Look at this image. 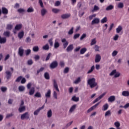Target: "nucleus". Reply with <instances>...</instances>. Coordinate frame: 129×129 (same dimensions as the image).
Returning <instances> with one entry per match:
<instances>
[{
  "label": "nucleus",
  "mask_w": 129,
  "mask_h": 129,
  "mask_svg": "<svg viewBox=\"0 0 129 129\" xmlns=\"http://www.w3.org/2000/svg\"><path fill=\"white\" fill-rule=\"evenodd\" d=\"M87 83L91 88H94V87L97 86V83H96L95 78H94L89 79Z\"/></svg>",
  "instance_id": "1"
},
{
  "label": "nucleus",
  "mask_w": 129,
  "mask_h": 129,
  "mask_svg": "<svg viewBox=\"0 0 129 129\" xmlns=\"http://www.w3.org/2000/svg\"><path fill=\"white\" fill-rule=\"evenodd\" d=\"M29 118H30V114H29V112H26L21 115V119L22 120H24V119H29Z\"/></svg>",
  "instance_id": "2"
},
{
  "label": "nucleus",
  "mask_w": 129,
  "mask_h": 129,
  "mask_svg": "<svg viewBox=\"0 0 129 129\" xmlns=\"http://www.w3.org/2000/svg\"><path fill=\"white\" fill-rule=\"evenodd\" d=\"M53 88H54L57 92H60V90L58 87V84L57 83V81H56V80H53Z\"/></svg>",
  "instance_id": "3"
},
{
  "label": "nucleus",
  "mask_w": 129,
  "mask_h": 129,
  "mask_svg": "<svg viewBox=\"0 0 129 129\" xmlns=\"http://www.w3.org/2000/svg\"><path fill=\"white\" fill-rule=\"evenodd\" d=\"M44 107H45V105H43L41 107H39L36 109L33 113L34 115H38L40 111H41L42 109H44Z\"/></svg>",
  "instance_id": "4"
},
{
  "label": "nucleus",
  "mask_w": 129,
  "mask_h": 129,
  "mask_svg": "<svg viewBox=\"0 0 129 129\" xmlns=\"http://www.w3.org/2000/svg\"><path fill=\"white\" fill-rule=\"evenodd\" d=\"M105 94H106V93L102 94L100 96L94 100L93 103H96L97 101H99V100H100V99H101L104 96V95H105Z\"/></svg>",
  "instance_id": "5"
},
{
  "label": "nucleus",
  "mask_w": 129,
  "mask_h": 129,
  "mask_svg": "<svg viewBox=\"0 0 129 129\" xmlns=\"http://www.w3.org/2000/svg\"><path fill=\"white\" fill-rule=\"evenodd\" d=\"M61 42L63 43V49H66L67 48V46L69 44V42L68 41H67L66 39L63 38L61 40Z\"/></svg>",
  "instance_id": "6"
},
{
  "label": "nucleus",
  "mask_w": 129,
  "mask_h": 129,
  "mask_svg": "<svg viewBox=\"0 0 129 129\" xmlns=\"http://www.w3.org/2000/svg\"><path fill=\"white\" fill-rule=\"evenodd\" d=\"M58 66V62L57 61H54L52 62L50 64V68L51 69H54V68H56Z\"/></svg>",
  "instance_id": "7"
},
{
  "label": "nucleus",
  "mask_w": 129,
  "mask_h": 129,
  "mask_svg": "<svg viewBox=\"0 0 129 129\" xmlns=\"http://www.w3.org/2000/svg\"><path fill=\"white\" fill-rule=\"evenodd\" d=\"M18 54L20 57H23V56H24V49H23V47H20L19 48Z\"/></svg>",
  "instance_id": "8"
},
{
  "label": "nucleus",
  "mask_w": 129,
  "mask_h": 129,
  "mask_svg": "<svg viewBox=\"0 0 129 129\" xmlns=\"http://www.w3.org/2000/svg\"><path fill=\"white\" fill-rule=\"evenodd\" d=\"M100 60H101V56H100V54H96L95 59V63H98V62H100Z\"/></svg>",
  "instance_id": "9"
},
{
  "label": "nucleus",
  "mask_w": 129,
  "mask_h": 129,
  "mask_svg": "<svg viewBox=\"0 0 129 129\" xmlns=\"http://www.w3.org/2000/svg\"><path fill=\"white\" fill-rule=\"evenodd\" d=\"M100 21V20L99 19V18H96L92 20L91 22V25H95V24H99Z\"/></svg>",
  "instance_id": "10"
},
{
  "label": "nucleus",
  "mask_w": 129,
  "mask_h": 129,
  "mask_svg": "<svg viewBox=\"0 0 129 129\" xmlns=\"http://www.w3.org/2000/svg\"><path fill=\"white\" fill-rule=\"evenodd\" d=\"M58 39H56L54 41V48L55 49H58V48L60 47V43H59V42H58Z\"/></svg>",
  "instance_id": "11"
},
{
  "label": "nucleus",
  "mask_w": 129,
  "mask_h": 129,
  "mask_svg": "<svg viewBox=\"0 0 129 129\" xmlns=\"http://www.w3.org/2000/svg\"><path fill=\"white\" fill-rule=\"evenodd\" d=\"M71 16V15L70 14H62L61 15V19L65 20L66 19H69V18H70Z\"/></svg>",
  "instance_id": "12"
},
{
  "label": "nucleus",
  "mask_w": 129,
  "mask_h": 129,
  "mask_svg": "<svg viewBox=\"0 0 129 129\" xmlns=\"http://www.w3.org/2000/svg\"><path fill=\"white\" fill-rule=\"evenodd\" d=\"M7 43V38L0 36V44H6Z\"/></svg>",
  "instance_id": "13"
},
{
  "label": "nucleus",
  "mask_w": 129,
  "mask_h": 129,
  "mask_svg": "<svg viewBox=\"0 0 129 129\" xmlns=\"http://www.w3.org/2000/svg\"><path fill=\"white\" fill-rule=\"evenodd\" d=\"M6 74L7 75H6L7 79L9 80L11 78V77H12V73H11L10 71H7L6 72Z\"/></svg>",
  "instance_id": "14"
},
{
  "label": "nucleus",
  "mask_w": 129,
  "mask_h": 129,
  "mask_svg": "<svg viewBox=\"0 0 129 129\" xmlns=\"http://www.w3.org/2000/svg\"><path fill=\"white\" fill-rule=\"evenodd\" d=\"M73 49H74V47L73 46V44H71V45H70L68 46V47L67 48L66 50L68 52H71L72 51V50H73Z\"/></svg>",
  "instance_id": "15"
},
{
  "label": "nucleus",
  "mask_w": 129,
  "mask_h": 129,
  "mask_svg": "<svg viewBox=\"0 0 129 129\" xmlns=\"http://www.w3.org/2000/svg\"><path fill=\"white\" fill-rule=\"evenodd\" d=\"M109 106V105H108V104L107 103L104 104L102 106V110H103V111H105L106 110H107V109H108Z\"/></svg>",
  "instance_id": "16"
},
{
  "label": "nucleus",
  "mask_w": 129,
  "mask_h": 129,
  "mask_svg": "<svg viewBox=\"0 0 129 129\" xmlns=\"http://www.w3.org/2000/svg\"><path fill=\"white\" fill-rule=\"evenodd\" d=\"M76 105H73L69 110V113H72V112H73V111H74L75 109H76Z\"/></svg>",
  "instance_id": "17"
},
{
  "label": "nucleus",
  "mask_w": 129,
  "mask_h": 129,
  "mask_svg": "<svg viewBox=\"0 0 129 129\" xmlns=\"http://www.w3.org/2000/svg\"><path fill=\"white\" fill-rule=\"evenodd\" d=\"M18 110L19 112H24L26 110V106H21L19 107Z\"/></svg>",
  "instance_id": "18"
},
{
  "label": "nucleus",
  "mask_w": 129,
  "mask_h": 129,
  "mask_svg": "<svg viewBox=\"0 0 129 129\" xmlns=\"http://www.w3.org/2000/svg\"><path fill=\"white\" fill-rule=\"evenodd\" d=\"M115 100V96H111L108 98V101L109 102H113Z\"/></svg>",
  "instance_id": "19"
},
{
  "label": "nucleus",
  "mask_w": 129,
  "mask_h": 129,
  "mask_svg": "<svg viewBox=\"0 0 129 129\" xmlns=\"http://www.w3.org/2000/svg\"><path fill=\"white\" fill-rule=\"evenodd\" d=\"M47 13H48V12L47 11V10H46V9H45V8H43L41 10V15L42 17H44L45 16V15H46V14H47Z\"/></svg>",
  "instance_id": "20"
},
{
  "label": "nucleus",
  "mask_w": 129,
  "mask_h": 129,
  "mask_svg": "<svg viewBox=\"0 0 129 129\" xmlns=\"http://www.w3.org/2000/svg\"><path fill=\"white\" fill-rule=\"evenodd\" d=\"M45 97L46 98H50L51 97V90L48 89L47 92L45 93Z\"/></svg>",
  "instance_id": "21"
},
{
  "label": "nucleus",
  "mask_w": 129,
  "mask_h": 129,
  "mask_svg": "<svg viewBox=\"0 0 129 129\" xmlns=\"http://www.w3.org/2000/svg\"><path fill=\"white\" fill-rule=\"evenodd\" d=\"M29 95H33L34 93H35V87H32L29 90Z\"/></svg>",
  "instance_id": "22"
},
{
  "label": "nucleus",
  "mask_w": 129,
  "mask_h": 129,
  "mask_svg": "<svg viewBox=\"0 0 129 129\" xmlns=\"http://www.w3.org/2000/svg\"><path fill=\"white\" fill-rule=\"evenodd\" d=\"M24 31H21L18 33V38H19V39H23V38L24 37Z\"/></svg>",
  "instance_id": "23"
},
{
  "label": "nucleus",
  "mask_w": 129,
  "mask_h": 129,
  "mask_svg": "<svg viewBox=\"0 0 129 129\" xmlns=\"http://www.w3.org/2000/svg\"><path fill=\"white\" fill-rule=\"evenodd\" d=\"M47 115L48 118H50V117H52V110L49 109L47 112Z\"/></svg>",
  "instance_id": "24"
},
{
  "label": "nucleus",
  "mask_w": 129,
  "mask_h": 129,
  "mask_svg": "<svg viewBox=\"0 0 129 129\" xmlns=\"http://www.w3.org/2000/svg\"><path fill=\"white\" fill-rule=\"evenodd\" d=\"M22 24H18L15 26V30H17V31H20V30L22 29Z\"/></svg>",
  "instance_id": "25"
},
{
  "label": "nucleus",
  "mask_w": 129,
  "mask_h": 129,
  "mask_svg": "<svg viewBox=\"0 0 129 129\" xmlns=\"http://www.w3.org/2000/svg\"><path fill=\"white\" fill-rule=\"evenodd\" d=\"M2 13L4 15H8L9 11L6 8H2Z\"/></svg>",
  "instance_id": "26"
},
{
  "label": "nucleus",
  "mask_w": 129,
  "mask_h": 129,
  "mask_svg": "<svg viewBox=\"0 0 129 129\" xmlns=\"http://www.w3.org/2000/svg\"><path fill=\"white\" fill-rule=\"evenodd\" d=\"M122 31V27L121 26H119L116 29V32L118 34L120 32H121Z\"/></svg>",
  "instance_id": "27"
},
{
  "label": "nucleus",
  "mask_w": 129,
  "mask_h": 129,
  "mask_svg": "<svg viewBox=\"0 0 129 129\" xmlns=\"http://www.w3.org/2000/svg\"><path fill=\"white\" fill-rule=\"evenodd\" d=\"M97 41H96V38H93L91 40V43L90 45L91 46H93V45H95L96 44Z\"/></svg>",
  "instance_id": "28"
},
{
  "label": "nucleus",
  "mask_w": 129,
  "mask_h": 129,
  "mask_svg": "<svg viewBox=\"0 0 129 129\" xmlns=\"http://www.w3.org/2000/svg\"><path fill=\"white\" fill-rule=\"evenodd\" d=\"M123 96H129V92L128 91H124L122 92Z\"/></svg>",
  "instance_id": "29"
},
{
  "label": "nucleus",
  "mask_w": 129,
  "mask_h": 129,
  "mask_svg": "<svg viewBox=\"0 0 129 129\" xmlns=\"http://www.w3.org/2000/svg\"><path fill=\"white\" fill-rule=\"evenodd\" d=\"M95 69V67L94 66H92V67L91 68V69L88 71L87 74H90V73H92V72H93V70H94Z\"/></svg>",
  "instance_id": "30"
},
{
  "label": "nucleus",
  "mask_w": 129,
  "mask_h": 129,
  "mask_svg": "<svg viewBox=\"0 0 129 129\" xmlns=\"http://www.w3.org/2000/svg\"><path fill=\"white\" fill-rule=\"evenodd\" d=\"M19 91H20L21 92L23 91H25V86H20L18 88Z\"/></svg>",
  "instance_id": "31"
},
{
  "label": "nucleus",
  "mask_w": 129,
  "mask_h": 129,
  "mask_svg": "<svg viewBox=\"0 0 129 129\" xmlns=\"http://www.w3.org/2000/svg\"><path fill=\"white\" fill-rule=\"evenodd\" d=\"M80 82H81V79L80 77H78L74 82V83L75 84H78V83H80Z\"/></svg>",
  "instance_id": "32"
},
{
  "label": "nucleus",
  "mask_w": 129,
  "mask_h": 129,
  "mask_svg": "<svg viewBox=\"0 0 129 129\" xmlns=\"http://www.w3.org/2000/svg\"><path fill=\"white\" fill-rule=\"evenodd\" d=\"M99 10V7L98 6L95 5L94 6V8L93 10H92V13L94 12H96L97 11H98Z\"/></svg>",
  "instance_id": "33"
},
{
  "label": "nucleus",
  "mask_w": 129,
  "mask_h": 129,
  "mask_svg": "<svg viewBox=\"0 0 129 129\" xmlns=\"http://www.w3.org/2000/svg\"><path fill=\"white\" fill-rule=\"evenodd\" d=\"M44 78H45V79H47V80H49V79H50V76L49 75V73L46 72L44 75Z\"/></svg>",
  "instance_id": "34"
},
{
  "label": "nucleus",
  "mask_w": 129,
  "mask_h": 129,
  "mask_svg": "<svg viewBox=\"0 0 129 129\" xmlns=\"http://www.w3.org/2000/svg\"><path fill=\"white\" fill-rule=\"evenodd\" d=\"M123 3L120 2L117 5V8H118V9H122V8H123Z\"/></svg>",
  "instance_id": "35"
},
{
  "label": "nucleus",
  "mask_w": 129,
  "mask_h": 129,
  "mask_svg": "<svg viewBox=\"0 0 129 129\" xmlns=\"http://www.w3.org/2000/svg\"><path fill=\"white\" fill-rule=\"evenodd\" d=\"M107 22V17H104L101 20V23L102 24H104Z\"/></svg>",
  "instance_id": "36"
},
{
  "label": "nucleus",
  "mask_w": 129,
  "mask_h": 129,
  "mask_svg": "<svg viewBox=\"0 0 129 129\" xmlns=\"http://www.w3.org/2000/svg\"><path fill=\"white\" fill-rule=\"evenodd\" d=\"M72 99L73 101H76V102H77V101H79V97H76V96H73Z\"/></svg>",
  "instance_id": "37"
},
{
  "label": "nucleus",
  "mask_w": 129,
  "mask_h": 129,
  "mask_svg": "<svg viewBox=\"0 0 129 129\" xmlns=\"http://www.w3.org/2000/svg\"><path fill=\"white\" fill-rule=\"evenodd\" d=\"M113 6L110 5L106 8V11H111V10H113Z\"/></svg>",
  "instance_id": "38"
},
{
  "label": "nucleus",
  "mask_w": 129,
  "mask_h": 129,
  "mask_svg": "<svg viewBox=\"0 0 129 129\" xmlns=\"http://www.w3.org/2000/svg\"><path fill=\"white\" fill-rule=\"evenodd\" d=\"M111 115V112L110 110L107 111L105 113V116H110Z\"/></svg>",
  "instance_id": "39"
},
{
  "label": "nucleus",
  "mask_w": 129,
  "mask_h": 129,
  "mask_svg": "<svg viewBox=\"0 0 129 129\" xmlns=\"http://www.w3.org/2000/svg\"><path fill=\"white\" fill-rule=\"evenodd\" d=\"M10 34L11 32H10V31H5L4 33V36H5V37H10Z\"/></svg>",
  "instance_id": "40"
},
{
  "label": "nucleus",
  "mask_w": 129,
  "mask_h": 129,
  "mask_svg": "<svg viewBox=\"0 0 129 129\" xmlns=\"http://www.w3.org/2000/svg\"><path fill=\"white\" fill-rule=\"evenodd\" d=\"M86 51H87L86 48H83L80 50V54H83L85 52H86Z\"/></svg>",
  "instance_id": "41"
},
{
  "label": "nucleus",
  "mask_w": 129,
  "mask_h": 129,
  "mask_svg": "<svg viewBox=\"0 0 129 129\" xmlns=\"http://www.w3.org/2000/svg\"><path fill=\"white\" fill-rule=\"evenodd\" d=\"M34 96L35 97H38V98H40V97H42V95H41V93L39 92H37L35 93V94L34 95Z\"/></svg>",
  "instance_id": "42"
},
{
  "label": "nucleus",
  "mask_w": 129,
  "mask_h": 129,
  "mask_svg": "<svg viewBox=\"0 0 129 129\" xmlns=\"http://www.w3.org/2000/svg\"><path fill=\"white\" fill-rule=\"evenodd\" d=\"M33 51L34 52H38V51H39V46H34L33 48Z\"/></svg>",
  "instance_id": "43"
},
{
  "label": "nucleus",
  "mask_w": 129,
  "mask_h": 129,
  "mask_svg": "<svg viewBox=\"0 0 129 129\" xmlns=\"http://www.w3.org/2000/svg\"><path fill=\"white\" fill-rule=\"evenodd\" d=\"M42 49H43V50H49V44H46L45 45L43 46Z\"/></svg>",
  "instance_id": "44"
},
{
  "label": "nucleus",
  "mask_w": 129,
  "mask_h": 129,
  "mask_svg": "<svg viewBox=\"0 0 129 129\" xmlns=\"http://www.w3.org/2000/svg\"><path fill=\"white\" fill-rule=\"evenodd\" d=\"M33 60L32 59H29L27 60V64L28 65L31 66V65H33Z\"/></svg>",
  "instance_id": "45"
},
{
  "label": "nucleus",
  "mask_w": 129,
  "mask_h": 129,
  "mask_svg": "<svg viewBox=\"0 0 129 129\" xmlns=\"http://www.w3.org/2000/svg\"><path fill=\"white\" fill-rule=\"evenodd\" d=\"M74 30V27H72L71 30H70L68 32V35H72L74 31H73Z\"/></svg>",
  "instance_id": "46"
},
{
  "label": "nucleus",
  "mask_w": 129,
  "mask_h": 129,
  "mask_svg": "<svg viewBox=\"0 0 129 129\" xmlns=\"http://www.w3.org/2000/svg\"><path fill=\"white\" fill-rule=\"evenodd\" d=\"M118 53V51H117L116 50H114L112 53V57H115V56H116V55H117Z\"/></svg>",
  "instance_id": "47"
},
{
  "label": "nucleus",
  "mask_w": 129,
  "mask_h": 129,
  "mask_svg": "<svg viewBox=\"0 0 129 129\" xmlns=\"http://www.w3.org/2000/svg\"><path fill=\"white\" fill-rule=\"evenodd\" d=\"M25 54L26 55V56H29V55H30V54H31V49H28L26 50H25Z\"/></svg>",
  "instance_id": "48"
},
{
  "label": "nucleus",
  "mask_w": 129,
  "mask_h": 129,
  "mask_svg": "<svg viewBox=\"0 0 129 129\" xmlns=\"http://www.w3.org/2000/svg\"><path fill=\"white\" fill-rule=\"evenodd\" d=\"M59 66H60V67L62 68H64V66H65V63L63 61H60L59 62Z\"/></svg>",
  "instance_id": "49"
},
{
  "label": "nucleus",
  "mask_w": 129,
  "mask_h": 129,
  "mask_svg": "<svg viewBox=\"0 0 129 129\" xmlns=\"http://www.w3.org/2000/svg\"><path fill=\"white\" fill-rule=\"evenodd\" d=\"M114 125L116 126V127H117V128H118V127L120 126V123L119 122L117 121L114 123Z\"/></svg>",
  "instance_id": "50"
},
{
  "label": "nucleus",
  "mask_w": 129,
  "mask_h": 129,
  "mask_svg": "<svg viewBox=\"0 0 129 129\" xmlns=\"http://www.w3.org/2000/svg\"><path fill=\"white\" fill-rule=\"evenodd\" d=\"M27 13H33L34 12V9L32 7L28 9L27 11Z\"/></svg>",
  "instance_id": "51"
},
{
  "label": "nucleus",
  "mask_w": 129,
  "mask_h": 129,
  "mask_svg": "<svg viewBox=\"0 0 129 129\" xmlns=\"http://www.w3.org/2000/svg\"><path fill=\"white\" fill-rule=\"evenodd\" d=\"M18 13H20V14H23V13H25V11L24 9L20 8L18 10Z\"/></svg>",
  "instance_id": "52"
},
{
  "label": "nucleus",
  "mask_w": 129,
  "mask_h": 129,
  "mask_svg": "<svg viewBox=\"0 0 129 129\" xmlns=\"http://www.w3.org/2000/svg\"><path fill=\"white\" fill-rule=\"evenodd\" d=\"M53 96L55 99H58V97L57 96V92H56L55 91H53Z\"/></svg>",
  "instance_id": "53"
},
{
  "label": "nucleus",
  "mask_w": 129,
  "mask_h": 129,
  "mask_svg": "<svg viewBox=\"0 0 129 129\" xmlns=\"http://www.w3.org/2000/svg\"><path fill=\"white\" fill-rule=\"evenodd\" d=\"M44 70H45V68H41L39 70L37 71V74H39V73H40V72H43V71H44Z\"/></svg>",
  "instance_id": "54"
},
{
  "label": "nucleus",
  "mask_w": 129,
  "mask_h": 129,
  "mask_svg": "<svg viewBox=\"0 0 129 129\" xmlns=\"http://www.w3.org/2000/svg\"><path fill=\"white\" fill-rule=\"evenodd\" d=\"M7 30H12V29H13V25L11 24H8L7 25Z\"/></svg>",
  "instance_id": "55"
},
{
  "label": "nucleus",
  "mask_w": 129,
  "mask_h": 129,
  "mask_svg": "<svg viewBox=\"0 0 129 129\" xmlns=\"http://www.w3.org/2000/svg\"><path fill=\"white\" fill-rule=\"evenodd\" d=\"M120 76V73L119 72H116L114 75L115 78H117Z\"/></svg>",
  "instance_id": "56"
},
{
  "label": "nucleus",
  "mask_w": 129,
  "mask_h": 129,
  "mask_svg": "<svg viewBox=\"0 0 129 129\" xmlns=\"http://www.w3.org/2000/svg\"><path fill=\"white\" fill-rule=\"evenodd\" d=\"M115 73H116V70H113L110 73V76H112L113 75H115Z\"/></svg>",
  "instance_id": "57"
},
{
  "label": "nucleus",
  "mask_w": 129,
  "mask_h": 129,
  "mask_svg": "<svg viewBox=\"0 0 129 129\" xmlns=\"http://www.w3.org/2000/svg\"><path fill=\"white\" fill-rule=\"evenodd\" d=\"M7 89H8L7 88V87H2L1 88V90L2 92H6V91H7Z\"/></svg>",
  "instance_id": "58"
},
{
  "label": "nucleus",
  "mask_w": 129,
  "mask_h": 129,
  "mask_svg": "<svg viewBox=\"0 0 129 129\" xmlns=\"http://www.w3.org/2000/svg\"><path fill=\"white\" fill-rule=\"evenodd\" d=\"M107 27H108V25H107V24H105L103 27V31L104 33V32H105V30H106V29H107Z\"/></svg>",
  "instance_id": "59"
},
{
  "label": "nucleus",
  "mask_w": 129,
  "mask_h": 129,
  "mask_svg": "<svg viewBox=\"0 0 129 129\" xmlns=\"http://www.w3.org/2000/svg\"><path fill=\"white\" fill-rule=\"evenodd\" d=\"M94 48L96 52H99V46H98V45H95Z\"/></svg>",
  "instance_id": "60"
},
{
  "label": "nucleus",
  "mask_w": 129,
  "mask_h": 129,
  "mask_svg": "<svg viewBox=\"0 0 129 129\" xmlns=\"http://www.w3.org/2000/svg\"><path fill=\"white\" fill-rule=\"evenodd\" d=\"M119 36H118V35L116 34L114 37H113V40L114 41H117V40H118V37Z\"/></svg>",
  "instance_id": "61"
},
{
  "label": "nucleus",
  "mask_w": 129,
  "mask_h": 129,
  "mask_svg": "<svg viewBox=\"0 0 129 129\" xmlns=\"http://www.w3.org/2000/svg\"><path fill=\"white\" fill-rule=\"evenodd\" d=\"M96 17V14H93L89 17V20H92L93 18H95Z\"/></svg>",
  "instance_id": "62"
},
{
  "label": "nucleus",
  "mask_w": 129,
  "mask_h": 129,
  "mask_svg": "<svg viewBox=\"0 0 129 129\" xmlns=\"http://www.w3.org/2000/svg\"><path fill=\"white\" fill-rule=\"evenodd\" d=\"M73 122V121H72L70 122H69L68 123H67L66 125V128H68L69 126H70V125H71V124H72Z\"/></svg>",
  "instance_id": "63"
},
{
  "label": "nucleus",
  "mask_w": 129,
  "mask_h": 129,
  "mask_svg": "<svg viewBox=\"0 0 129 129\" xmlns=\"http://www.w3.org/2000/svg\"><path fill=\"white\" fill-rule=\"evenodd\" d=\"M69 72V68L67 67L64 70H63V73H68Z\"/></svg>",
  "instance_id": "64"
}]
</instances>
